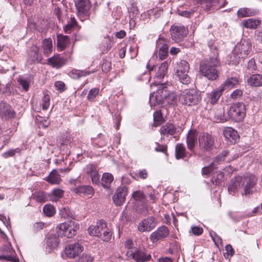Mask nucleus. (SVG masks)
<instances>
[{
    "label": "nucleus",
    "mask_w": 262,
    "mask_h": 262,
    "mask_svg": "<svg viewBox=\"0 0 262 262\" xmlns=\"http://www.w3.org/2000/svg\"><path fill=\"white\" fill-rule=\"evenodd\" d=\"M189 64L187 61L182 60L177 64L176 68V73L180 81L185 84L190 82V78L188 75Z\"/></svg>",
    "instance_id": "obj_8"
},
{
    "label": "nucleus",
    "mask_w": 262,
    "mask_h": 262,
    "mask_svg": "<svg viewBox=\"0 0 262 262\" xmlns=\"http://www.w3.org/2000/svg\"><path fill=\"white\" fill-rule=\"evenodd\" d=\"M15 115V112L10 105L4 102L0 103V117L3 120L12 119Z\"/></svg>",
    "instance_id": "obj_16"
},
{
    "label": "nucleus",
    "mask_w": 262,
    "mask_h": 262,
    "mask_svg": "<svg viewBox=\"0 0 262 262\" xmlns=\"http://www.w3.org/2000/svg\"><path fill=\"white\" fill-rule=\"evenodd\" d=\"M32 198L37 202L43 203L47 200V195L43 191H35L32 194Z\"/></svg>",
    "instance_id": "obj_39"
},
{
    "label": "nucleus",
    "mask_w": 262,
    "mask_h": 262,
    "mask_svg": "<svg viewBox=\"0 0 262 262\" xmlns=\"http://www.w3.org/2000/svg\"><path fill=\"white\" fill-rule=\"evenodd\" d=\"M194 10L183 11L180 12V14L184 17H190L194 13Z\"/></svg>",
    "instance_id": "obj_64"
},
{
    "label": "nucleus",
    "mask_w": 262,
    "mask_h": 262,
    "mask_svg": "<svg viewBox=\"0 0 262 262\" xmlns=\"http://www.w3.org/2000/svg\"><path fill=\"white\" fill-rule=\"evenodd\" d=\"M88 232L91 235L98 236L104 242H108L111 239L112 232L103 220L99 221L96 225L90 226Z\"/></svg>",
    "instance_id": "obj_3"
},
{
    "label": "nucleus",
    "mask_w": 262,
    "mask_h": 262,
    "mask_svg": "<svg viewBox=\"0 0 262 262\" xmlns=\"http://www.w3.org/2000/svg\"><path fill=\"white\" fill-rule=\"evenodd\" d=\"M92 181L93 184H98L100 182V175L98 174L97 169L91 174Z\"/></svg>",
    "instance_id": "obj_54"
},
{
    "label": "nucleus",
    "mask_w": 262,
    "mask_h": 262,
    "mask_svg": "<svg viewBox=\"0 0 262 262\" xmlns=\"http://www.w3.org/2000/svg\"><path fill=\"white\" fill-rule=\"evenodd\" d=\"M228 151H223L215 157L212 162L216 163L217 165L221 164L222 162L226 161V157L228 155Z\"/></svg>",
    "instance_id": "obj_44"
},
{
    "label": "nucleus",
    "mask_w": 262,
    "mask_h": 262,
    "mask_svg": "<svg viewBox=\"0 0 262 262\" xmlns=\"http://www.w3.org/2000/svg\"><path fill=\"white\" fill-rule=\"evenodd\" d=\"M220 65V62L216 57H212L209 60H203L200 64V74L210 80H216L219 72L216 68Z\"/></svg>",
    "instance_id": "obj_2"
},
{
    "label": "nucleus",
    "mask_w": 262,
    "mask_h": 262,
    "mask_svg": "<svg viewBox=\"0 0 262 262\" xmlns=\"http://www.w3.org/2000/svg\"><path fill=\"white\" fill-rule=\"evenodd\" d=\"M128 11L130 13V16L134 17L135 15L137 14L138 12V9L136 4L133 3L131 6L128 8Z\"/></svg>",
    "instance_id": "obj_57"
},
{
    "label": "nucleus",
    "mask_w": 262,
    "mask_h": 262,
    "mask_svg": "<svg viewBox=\"0 0 262 262\" xmlns=\"http://www.w3.org/2000/svg\"><path fill=\"white\" fill-rule=\"evenodd\" d=\"M242 23L243 26L246 28L255 29L257 26L260 24V21L258 20L249 18L248 19L244 20Z\"/></svg>",
    "instance_id": "obj_38"
},
{
    "label": "nucleus",
    "mask_w": 262,
    "mask_h": 262,
    "mask_svg": "<svg viewBox=\"0 0 262 262\" xmlns=\"http://www.w3.org/2000/svg\"><path fill=\"white\" fill-rule=\"evenodd\" d=\"M127 255L137 262H145L150 259V255L147 253L144 249H132L126 252Z\"/></svg>",
    "instance_id": "obj_13"
},
{
    "label": "nucleus",
    "mask_w": 262,
    "mask_h": 262,
    "mask_svg": "<svg viewBox=\"0 0 262 262\" xmlns=\"http://www.w3.org/2000/svg\"><path fill=\"white\" fill-rule=\"evenodd\" d=\"M92 73H93V72L88 70H79L77 69H73L69 73V75L73 79H78L80 78L81 77L90 75Z\"/></svg>",
    "instance_id": "obj_30"
},
{
    "label": "nucleus",
    "mask_w": 262,
    "mask_h": 262,
    "mask_svg": "<svg viewBox=\"0 0 262 262\" xmlns=\"http://www.w3.org/2000/svg\"><path fill=\"white\" fill-rule=\"evenodd\" d=\"M134 243L133 241L131 239H127L125 241L124 246L127 249V251H129L132 249H136V248L134 247Z\"/></svg>",
    "instance_id": "obj_59"
},
{
    "label": "nucleus",
    "mask_w": 262,
    "mask_h": 262,
    "mask_svg": "<svg viewBox=\"0 0 262 262\" xmlns=\"http://www.w3.org/2000/svg\"><path fill=\"white\" fill-rule=\"evenodd\" d=\"M114 180L113 175L110 173H103L102 177V185L104 188H108Z\"/></svg>",
    "instance_id": "obj_37"
},
{
    "label": "nucleus",
    "mask_w": 262,
    "mask_h": 262,
    "mask_svg": "<svg viewBox=\"0 0 262 262\" xmlns=\"http://www.w3.org/2000/svg\"><path fill=\"white\" fill-rule=\"evenodd\" d=\"M111 68V63L108 61L103 62L102 65V70L104 72H107Z\"/></svg>",
    "instance_id": "obj_62"
},
{
    "label": "nucleus",
    "mask_w": 262,
    "mask_h": 262,
    "mask_svg": "<svg viewBox=\"0 0 262 262\" xmlns=\"http://www.w3.org/2000/svg\"><path fill=\"white\" fill-rule=\"evenodd\" d=\"M79 229L78 223L71 220L58 224L56 228V231L58 236L72 238L77 234Z\"/></svg>",
    "instance_id": "obj_4"
},
{
    "label": "nucleus",
    "mask_w": 262,
    "mask_h": 262,
    "mask_svg": "<svg viewBox=\"0 0 262 262\" xmlns=\"http://www.w3.org/2000/svg\"><path fill=\"white\" fill-rule=\"evenodd\" d=\"M164 99L166 102L169 104H174L176 102L177 95L174 92L167 94V92L164 95H161V98L159 99L158 101L160 102L162 99Z\"/></svg>",
    "instance_id": "obj_34"
},
{
    "label": "nucleus",
    "mask_w": 262,
    "mask_h": 262,
    "mask_svg": "<svg viewBox=\"0 0 262 262\" xmlns=\"http://www.w3.org/2000/svg\"><path fill=\"white\" fill-rule=\"evenodd\" d=\"M17 150H18V149L9 150L3 153L2 156L5 158L12 157L15 155Z\"/></svg>",
    "instance_id": "obj_60"
},
{
    "label": "nucleus",
    "mask_w": 262,
    "mask_h": 262,
    "mask_svg": "<svg viewBox=\"0 0 262 262\" xmlns=\"http://www.w3.org/2000/svg\"><path fill=\"white\" fill-rule=\"evenodd\" d=\"M156 226L155 219L152 216L147 217L140 222L138 229L141 232H148L151 230Z\"/></svg>",
    "instance_id": "obj_15"
},
{
    "label": "nucleus",
    "mask_w": 262,
    "mask_h": 262,
    "mask_svg": "<svg viewBox=\"0 0 262 262\" xmlns=\"http://www.w3.org/2000/svg\"><path fill=\"white\" fill-rule=\"evenodd\" d=\"M46 180L51 184H57L61 182V179L58 171L56 170H53L51 172Z\"/></svg>",
    "instance_id": "obj_35"
},
{
    "label": "nucleus",
    "mask_w": 262,
    "mask_h": 262,
    "mask_svg": "<svg viewBox=\"0 0 262 262\" xmlns=\"http://www.w3.org/2000/svg\"><path fill=\"white\" fill-rule=\"evenodd\" d=\"M154 121L155 126H158L164 122L161 111H157L154 114Z\"/></svg>",
    "instance_id": "obj_43"
},
{
    "label": "nucleus",
    "mask_w": 262,
    "mask_h": 262,
    "mask_svg": "<svg viewBox=\"0 0 262 262\" xmlns=\"http://www.w3.org/2000/svg\"><path fill=\"white\" fill-rule=\"evenodd\" d=\"M254 14L253 11L247 8H240L237 11V15L240 17L252 16Z\"/></svg>",
    "instance_id": "obj_41"
},
{
    "label": "nucleus",
    "mask_w": 262,
    "mask_h": 262,
    "mask_svg": "<svg viewBox=\"0 0 262 262\" xmlns=\"http://www.w3.org/2000/svg\"><path fill=\"white\" fill-rule=\"evenodd\" d=\"M42 47L43 49V54L48 56L52 51V40L51 38L45 39L42 42Z\"/></svg>",
    "instance_id": "obj_33"
},
{
    "label": "nucleus",
    "mask_w": 262,
    "mask_h": 262,
    "mask_svg": "<svg viewBox=\"0 0 262 262\" xmlns=\"http://www.w3.org/2000/svg\"><path fill=\"white\" fill-rule=\"evenodd\" d=\"M257 179L255 176L249 173L238 175L232 178L228 185V192L235 195L238 191L243 189L242 195L249 196L254 192L256 184Z\"/></svg>",
    "instance_id": "obj_1"
},
{
    "label": "nucleus",
    "mask_w": 262,
    "mask_h": 262,
    "mask_svg": "<svg viewBox=\"0 0 262 262\" xmlns=\"http://www.w3.org/2000/svg\"><path fill=\"white\" fill-rule=\"evenodd\" d=\"M51 195L53 196L52 201L53 202H56L59 199L62 197L63 195V191L60 189H55L52 191Z\"/></svg>",
    "instance_id": "obj_48"
},
{
    "label": "nucleus",
    "mask_w": 262,
    "mask_h": 262,
    "mask_svg": "<svg viewBox=\"0 0 262 262\" xmlns=\"http://www.w3.org/2000/svg\"><path fill=\"white\" fill-rule=\"evenodd\" d=\"M247 70L249 72H253L256 69L255 61L253 59H250L247 64Z\"/></svg>",
    "instance_id": "obj_56"
},
{
    "label": "nucleus",
    "mask_w": 262,
    "mask_h": 262,
    "mask_svg": "<svg viewBox=\"0 0 262 262\" xmlns=\"http://www.w3.org/2000/svg\"><path fill=\"white\" fill-rule=\"evenodd\" d=\"M73 191L77 194H84L92 197L94 194V189L90 186H81L73 189Z\"/></svg>",
    "instance_id": "obj_27"
},
{
    "label": "nucleus",
    "mask_w": 262,
    "mask_h": 262,
    "mask_svg": "<svg viewBox=\"0 0 262 262\" xmlns=\"http://www.w3.org/2000/svg\"><path fill=\"white\" fill-rule=\"evenodd\" d=\"M176 132V127L171 123H167L160 128V133L164 136L173 135Z\"/></svg>",
    "instance_id": "obj_28"
},
{
    "label": "nucleus",
    "mask_w": 262,
    "mask_h": 262,
    "mask_svg": "<svg viewBox=\"0 0 262 262\" xmlns=\"http://www.w3.org/2000/svg\"><path fill=\"white\" fill-rule=\"evenodd\" d=\"M168 234L169 230L168 228L165 226H161L150 234V239L153 243H155L158 241L166 238Z\"/></svg>",
    "instance_id": "obj_18"
},
{
    "label": "nucleus",
    "mask_w": 262,
    "mask_h": 262,
    "mask_svg": "<svg viewBox=\"0 0 262 262\" xmlns=\"http://www.w3.org/2000/svg\"><path fill=\"white\" fill-rule=\"evenodd\" d=\"M248 84L254 86H262V75L254 74L250 76L247 80Z\"/></svg>",
    "instance_id": "obj_32"
},
{
    "label": "nucleus",
    "mask_w": 262,
    "mask_h": 262,
    "mask_svg": "<svg viewBox=\"0 0 262 262\" xmlns=\"http://www.w3.org/2000/svg\"><path fill=\"white\" fill-rule=\"evenodd\" d=\"M239 84V80L237 77H232L227 78L220 86L221 91L231 89Z\"/></svg>",
    "instance_id": "obj_26"
},
{
    "label": "nucleus",
    "mask_w": 262,
    "mask_h": 262,
    "mask_svg": "<svg viewBox=\"0 0 262 262\" xmlns=\"http://www.w3.org/2000/svg\"><path fill=\"white\" fill-rule=\"evenodd\" d=\"M50 104V96L48 94H45L41 99V106L43 110L48 109Z\"/></svg>",
    "instance_id": "obj_47"
},
{
    "label": "nucleus",
    "mask_w": 262,
    "mask_h": 262,
    "mask_svg": "<svg viewBox=\"0 0 262 262\" xmlns=\"http://www.w3.org/2000/svg\"><path fill=\"white\" fill-rule=\"evenodd\" d=\"M43 213L48 216H52L56 212L54 207L51 205H46L43 208Z\"/></svg>",
    "instance_id": "obj_45"
},
{
    "label": "nucleus",
    "mask_w": 262,
    "mask_h": 262,
    "mask_svg": "<svg viewBox=\"0 0 262 262\" xmlns=\"http://www.w3.org/2000/svg\"><path fill=\"white\" fill-rule=\"evenodd\" d=\"M77 13L81 19H84L89 16L91 7L89 0H74Z\"/></svg>",
    "instance_id": "obj_11"
},
{
    "label": "nucleus",
    "mask_w": 262,
    "mask_h": 262,
    "mask_svg": "<svg viewBox=\"0 0 262 262\" xmlns=\"http://www.w3.org/2000/svg\"><path fill=\"white\" fill-rule=\"evenodd\" d=\"M168 47L166 44H164L161 46L159 51V57L160 59H164L167 57L168 55Z\"/></svg>",
    "instance_id": "obj_46"
},
{
    "label": "nucleus",
    "mask_w": 262,
    "mask_h": 262,
    "mask_svg": "<svg viewBox=\"0 0 262 262\" xmlns=\"http://www.w3.org/2000/svg\"><path fill=\"white\" fill-rule=\"evenodd\" d=\"M217 168V164L212 162L209 165L204 167L202 169V173L203 175H208Z\"/></svg>",
    "instance_id": "obj_42"
},
{
    "label": "nucleus",
    "mask_w": 262,
    "mask_h": 262,
    "mask_svg": "<svg viewBox=\"0 0 262 262\" xmlns=\"http://www.w3.org/2000/svg\"><path fill=\"white\" fill-rule=\"evenodd\" d=\"M59 239L55 234H50L47 239V246L52 249H56L59 244Z\"/></svg>",
    "instance_id": "obj_31"
},
{
    "label": "nucleus",
    "mask_w": 262,
    "mask_h": 262,
    "mask_svg": "<svg viewBox=\"0 0 262 262\" xmlns=\"http://www.w3.org/2000/svg\"><path fill=\"white\" fill-rule=\"evenodd\" d=\"M169 63V61L166 60L162 62L159 67L155 75V78L157 80L162 79L167 74Z\"/></svg>",
    "instance_id": "obj_25"
},
{
    "label": "nucleus",
    "mask_w": 262,
    "mask_h": 262,
    "mask_svg": "<svg viewBox=\"0 0 262 262\" xmlns=\"http://www.w3.org/2000/svg\"><path fill=\"white\" fill-rule=\"evenodd\" d=\"M171 38L176 42L182 41L187 35L188 30L183 26L173 25L170 28Z\"/></svg>",
    "instance_id": "obj_12"
},
{
    "label": "nucleus",
    "mask_w": 262,
    "mask_h": 262,
    "mask_svg": "<svg viewBox=\"0 0 262 262\" xmlns=\"http://www.w3.org/2000/svg\"><path fill=\"white\" fill-rule=\"evenodd\" d=\"M251 42L248 39H243L238 42L232 52L233 63L236 64L239 63V59L247 57L251 50Z\"/></svg>",
    "instance_id": "obj_5"
},
{
    "label": "nucleus",
    "mask_w": 262,
    "mask_h": 262,
    "mask_svg": "<svg viewBox=\"0 0 262 262\" xmlns=\"http://www.w3.org/2000/svg\"><path fill=\"white\" fill-rule=\"evenodd\" d=\"M86 172L90 175L93 172H94L95 170H97V166L95 164H89L86 165L85 168Z\"/></svg>",
    "instance_id": "obj_58"
},
{
    "label": "nucleus",
    "mask_w": 262,
    "mask_h": 262,
    "mask_svg": "<svg viewBox=\"0 0 262 262\" xmlns=\"http://www.w3.org/2000/svg\"><path fill=\"white\" fill-rule=\"evenodd\" d=\"M223 91H221V87L218 89L212 91L210 93L208 94V101L212 104H215L219 100Z\"/></svg>",
    "instance_id": "obj_29"
},
{
    "label": "nucleus",
    "mask_w": 262,
    "mask_h": 262,
    "mask_svg": "<svg viewBox=\"0 0 262 262\" xmlns=\"http://www.w3.org/2000/svg\"><path fill=\"white\" fill-rule=\"evenodd\" d=\"M186 155V149L182 144H178L176 146V157L177 159L183 158Z\"/></svg>",
    "instance_id": "obj_40"
},
{
    "label": "nucleus",
    "mask_w": 262,
    "mask_h": 262,
    "mask_svg": "<svg viewBox=\"0 0 262 262\" xmlns=\"http://www.w3.org/2000/svg\"><path fill=\"white\" fill-rule=\"evenodd\" d=\"M54 86L57 90L63 91L65 89V84L63 82L58 81L55 82Z\"/></svg>",
    "instance_id": "obj_63"
},
{
    "label": "nucleus",
    "mask_w": 262,
    "mask_h": 262,
    "mask_svg": "<svg viewBox=\"0 0 262 262\" xmlns=\"http://www.w3.org/2000/svg\"><path fill=\"white\" fill-rule=\"evenodd\" d=\"M17 81L19 83L20 85L23 87V89L27 91L29 87V83L28 81L23 78L22 77L19 76L18 78Z\"/></svg>",
    "instance_id": "obj_53"
},
{
    "label": "nucleus",
    "mask_w": 262,
    "mask_h": 262,
    "mask_svg": "<svg viewBox=\"0 0 262 262\" xmlns=\"http://www.w3.org/2000/svg\"><path fill=\"white\" fill-rule=\"evenodd\" d=\"M70 43V39L67 36H57V47L60 51L66 49Z\"/></svg>",
    "instance_id": "obj_36"
},
{
    "label": "nucleus",
    "mask_w": 262,
    "mask_h": 262,
    "mask_svg": "<svg viewBox=\"0 0 262 262\" xmlns=\"http://www.w3.org/2000/svg\"><path fill=\"white\" fill-rule=\"evenodd\" d=\"M133 198L136 201L141 202L142 208L139 209V212L144 215L147 213V208L145 203V196L141 191H137L134 192L133 194Z\"/></svg>",
    "instance_id": "obj_21"
},
{
    "label": "nucleus",
    "mask_w": 262,
    "mask_h": 262,
    "mask_svg": "<svg viewBox=\"0 0 262 262\" xmlns=\"http://www.w3.org/2000/svg\"><path fill=\"white\" fill-rule=\"evenodd\" d=\"M224 180V173L223 172L220 171L216 177H214L212 179V182L216 185H220L222 182Z\"/></svg>",
    "instance_id": "obj_50"
},
{
    "label": "nucleus",
    "mask_w": 262,
    "mask_h": 262,
    "mask_svg": "<svg viewBox=\"0 0 262 262\" xmlns=\"http://www.w3.org/2000/svg\"><path fill=\"white\" fill-rule=\"evenodd\" d=\"M83 250V247L79 243L69 244L64 248L62 257L66 258H74L77 257Z\"/></svg>",
    "instance_id": "obj_9"
},
{
    "label": "nucleus",
    "mask_w": 262,
    "mask_h": 262,
    "mask_svg": "<svg viewBox=\"0 0 262 262\" xmlns=\"http://www.w3.org/2000/svg\"><path fill=\"white\" fill-rule=\"evenodd\" d=\"M41 60V57L39 53V47L36 45H33L28 51L27 62L33 64L40 62Z\"/></svg>",
    "instance_id": "obj_17"
},
{
    "label": "nucleus",
    "mask_w": 262,
    "mask_h": 262,
    "mask_svg": "<svg viewBox=\"0 0 262 262\" xmlns=\"http://www.w3.org/2000/svg\"><path fill=\"white\" fill-rule=\"evenodd\" d=\"M66 62L67 59L58 54H55L47 60V64L56 69L61 68L66 64Z\"/></svg>",
    "instance_id": "obj_20"
},
{
    "label": "nucleus",
    "mask_w": 262,
    "mask_h": 262,
    "mask_svg": "<svg viewBox=\"0 0 262 262\" xmlns=\"http://www.w3.org/2000/svg\"><path fill=\"white\" fill-rule=\"evenodd\" d=\"M243 95V91L241 90L237 89L234 91L231 94V97L233 99H237L242 96Z\"/></svg>",
    "instance_id": "obj_61"
},
{
    "label": "nucleus",
    "mask_w": 262,
    "mask_h": 262,
    "mask_svg": "<svg viewBox=\"0 0 262 262\" xmlns=\"http://www.w3.org/2000/svg\"><path fill=\"white\" fill-rule=\"evenodd\" d=\"M200 99V95L193 89L184 90L180 97V100L182 103L188 106L198 104Z\"/></svg>",
    "instance_id": "obj_6"
},
{
    "label": "nucleus",
    "mask_w": 262,
    "mask_h": 262,
    "mask_svg": "<svg viewBox=\"0 0 262 262\" xmlns=\"http://www.w3.org/2000/svg\"><path fill=\"white\" fill-rule=\"evenodd\" d=\"M246 114L245 105L243 103L232 104L228 111L229 118L236 122L243 120Z\"/></svg>",
    "instance_id": "obj_7"
},
{
    "label": "nucleus",
    "mask_w": 262,
    "mask_h": 262,
    "mask_svg": "<svg viewBox=\"0 0 262 262\" xmlns=\"http://www.w3.org/2000/svg\"><path fill=\"white\" fill-rule=\"evenodd\" d=\"M99 89L98 88H93L90 90L89 94L87 96V99L89 100H92L95 98L97 95L98 94Z\"/></svg>",
    "instance_id": "obj_52"
},
{
    "label": "nucleus",
    "mask_w": 262,
    "mask_h": 262,
    "mask_svg": "<svg viewBox=\"0 0 262 262\" xmlns=\"http://www.w3.org/2000/svg\"><path fill=\"white\" fill-rule=\"evenodd\" d=\"M127 194V190L126 187H121L118 188L113 197L114 203L117 206L122 205L124 202Z\"/></svg>",
    "instance_id": "obj_19"
},
{
    "label": "nucleus",
    "mask_w": 262,
    "mask_h": 262,
    "mask_svg": "<svg viewBox=\"0 0 262 262\" xmlns=\"http://www.w3.org/2000/svg\"><path fill=\"white\" fill-rule=\"evenodd\" d=\"M199 147L203 151H209L213 149L214 138L210 134L203 133L198 137Z\"/></svg>",
    "instance_id": "obj_10"
},
{
    "label": "nucleus",
    "mask_w": 262,
    "mask_h": 262,
    "mask_svg": "<svg viewBox=\"0 0 262 262\" xmlns=\"http://www.w3.org/2000/svg\"><path fill=\"white\" fill-rule=\"evenodd\" d=\"M93 257L90 254L83 253L78 258L77 262H92Z\"/></svg>",
    "instance_id": "obj_51"
},
{
    "label": "nucleus",
    "mask_w": 262,
    "mask_h": 262,
    "mask_svg": "<svg viewBox=\"0 0 262 262\" xmlns=\"http://www.w3.org/2000/svg\"><path fill=\"white\" fill-rule=\"evenodd\" d=\"M77 22L75 18H71L70 21L64 26L63 28L64 31L67 33H69L71 32L72 29L76 26Z\"/></svg>",
    "instance_id": "obj_49"
},
{
    "label": "nucleus",
    "mask_w": 262,
    "mask_h": 262,
    "mask_svg": "<svg viewBox=\"0 0 262 262\" xmlns=\"http://www.w3.org/2000/svg\"><path fill=\"white\" fill-rule=\"evenodd\" d=\"M223 134L226 139L231 143H235L239 138L237 132L231 127H227L224 129Z\"/></svg>",
    "instance_id": "obj_23"
},
{
    "label": "nucleus",
    "mask_w": 262,
    "mask_h": 262,
    "mask_svg": "<svg viewBox=\"0 0 262 262\" xmlns=\"http://www.w3.org/2000/svg\"><path fill=\"white\" fill-rule=\"evenodd\" d=\"M167 85L166 83H161L158 84V88L156 92V96L154 94H152L150 97V101L151 103V105L153 103V101L154 99L157 100V102H158V100L160 98H161V95H164L167 92Z\"/></svg>",
    "instance_id": "obj_24"
},
{
    "label": "nucleus",
    "mask_w": 262,
    "mask_h": 262,
    "mask_svg": "<svg viewBox=\"0 0 262 262\" xmlns=\"http://www.w3.org/2000/svg\"><path fill=\"white\" fill-rule=\"evenodd\" d=\"M198 132L196 130H190L187 135L186 143L189 150L192 151L197 141Z\"/></svg>",
    "instance_id": "obj_22"
},
{
    "label": "nucleus",
    "mask_w": 262,
    "mask_h": 262,
    "mask_svg": "<svg viewBox=\"0 0 262 262\" xmlns=\"http://www.w3.org/2000/svg\"><path fill=\"white\" fill-rule=\"evenodd\" d=\"M201 7L207 11L218 9L225 6L226 0H200Z\"/></svg>",
    "instance_id": "obj_14"
},
{
    "label": "nucleus",
    "mask_w": 262,
    "mask_h": 262,
    "mask_svg": "<svg viewBox=\"0 0 262 262\" xmlns=\"http://www.w3.org/2000/svg\"><path fill=\"white\" fill-rule=\"evenodd\" d=\"M203 229L202 228L198 226H192L190 233L194 235H200L202 234Z\"/></svg>",
    "instance_id": "obj_55"
}]
</instances>
